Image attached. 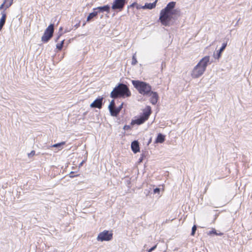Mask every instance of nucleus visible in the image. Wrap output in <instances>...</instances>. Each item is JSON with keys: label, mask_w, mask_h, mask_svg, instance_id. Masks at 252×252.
Returning a JSON list of instances; mask_svg holds the SVG:
<instances>
[{"label": "nucleus", "mask_w": 252, "mask_h": 252, "mask_svg": "<svg viewBox=\"0 0 252 252\" xmlns=\"http://www.w3.org/2000/svg\"><path fill=\"white\" fill-rule=\"evenodd\" d=\"M176 4L175 1H170L160 11L159 21L162 25L166 27L172 26L180 16V9L175 8Z\"/></svg>", "instance_id": "1"}, {"label": "nucleus", "mask_w": 252, "mask_h": 252, "mask_svg": "<svg viewBox=\"0 0 252 252\" xmlns=\"http://www.w3.org/2000/svg\"><path fill=\"white\" fill-rule=\"evenodd\" d=\"M131 95L128 87L123 83H119L110 93V97L113 99L126 98Z\"/></svg>", "instance_id": "2"}, {"label": "nucleus", "mask_w": 252, "mask_h": 252, "mask_svg": "<svg viewBox=\"0 0 252 252\" xmlns=\"http://www.w3.org/2000/svg\"><path fill=\"white\" fill-rule=\"evenodd\" d=\"M210 63V57L206 56L203 58L194 67L191 72V76L197 78L201 76L206 70V67Z\"/></svg>", "instance_id": "3"}, {"label": "nucleus", "mask_w": 252, "mask_h": 252, "mask_svg": "<svg viewBox=\"0 0 252 252\" xmlns=\"http://www.w3.org/2000/svg\"><path fill=\"white\" fill-rule=\"evenodd\" d=\"M132 84L138 93L144 96L149 94L152 86L148 83L139 80H133L131 81Z\"/></svg>", "instance_id": "4"}, {"label": "nucleus", "mask_w": 252, "mask_h": 252, "mask_svg": "<svg viewBox=\"0 0 252 252\" xmlns=\"http://www.w3.org/2000/svg\"><path fill=\"white\" fill-rule=\"evenodd\" d=\"M54 32V24H50L46 29L44 34L41 37V41L43 43H47L53 37Z\"/></svg>", "instance_id": "5"}, {"label": "nucleus", "mask_w": 252, "mask_h": 252, "mask_svg": "<svg viewBox=\"0 0 252 252\" xmlns=\"http://www.w3.org/2000/svg\"><path fill=\"white\" fill-rule=\"evenodd\" d=\"M127 2L126 0H114L111 8L114 11H121Z\"/></svg>", "instance_id": "6"}, {"label": "nucleus", "mask_w": 252, "mask_h": 252, "mask_svg": "<svg viewBox=\"0 0 252 252\" xmlns=\"http://www.w3.org/2000/svg\"><path fill=\"white\" fill-rule=\"evenodd\" d=\"M113 238V233L108 230H104L99 233L97 240L99 241H108Z\"/></svg>", "instance_id": "7"}, {"label": "nucleus", "mask_w": 252, "mask_h": 252, "mask_svg": "<svg viewBox=\"0 0 252 252\" xmlns=\"http://www.w3.org/2000/svg\"><path fill=\"white\" fill-rule=\"evenodd\" d=\"M104 97L102 96L97 97L91 104L90 107L92 108L101 109L104 104Z\"/></svg>", "instance_id": "8"}, {"label": "nucleus", "mask_w": 252, "mask_h": 252, "mask_svg": "<svg viewBox=\"0 0 252 252\" xmlns=\"http://www.w3.org/2000/svg\"><path fill=\"white\" fill-rule=\"evenodd\" d=\"M146 96L150 97V101L153 105H156L159 99L158 93L154 92L152 90H151V92H150L149 94L147 95Z\"/></svg>", "instance_id": "9"}, {"label": "nucleus", "mask_w": 252, "mask_h": 252, "mask_svg": "<svg viewBox=\"0 0 252 252\" xmlns=\"http://www.w3.org/2000/svg\"><path fill=\"white\" fill-rule=\"evenodd\" d=\"M110 6L109 4H106L102 6H98L93 9L94 10H97L96 12L99 13L106 12L109 13L110 11Z\"/></svg>", "instance_id": "10"}, {"label": "nucleus", "mask_w": 252, "mask_h": 252, "mask_svg": "<svg viewBox=\"0 0 252 252\" xmlns=\"http://www.w3.org/2000/svg\"><path fill=\"white\" fill-rule=\"evenodd\" d=\"M152 113L151 107L150 106H147L143 110V113L140 115L142 117L147 120Z\"/></svg>", "instance_id": "11"}, {"label": "nucleus", "mask_w": 252, "mask_h": 252, "mask_svg": "<svg viewBox=\"0 0 252 252\" xmlns=\"http://www.w3.org/2000/svg\"><path fill=\"white\" fill-rule=\"evenodd\" d=\"M124 103H122L119 107L115 106L112 110H110V114L112 116L117 117L123 108Z\"/></svg>", "instance_id": "12"}, {"label": "nucleus", "mask_w": 252, "mask_h": 252, "mask_svg": "<svg viewBox=\"0 0 252 252\" xmlns=\"http://www.w3.org/2000/svg\"><path fill=\"white\" fill-rule=\"evenodd\" d=\"M131 149L134 154L140 152L139 143L137 140H134L131 142Z\"/></svg>", "instance_id": "13"}, {"label": "nucleus", "mask_w": 252, "mask_h": 252, "mask_svg": "<svg viewBox=\"0 0 252 252\" xmlns=\"http://www.w3.org/2000/svg\"><path fill=\"white\" fill-rule=\"evenodd\" d=\"M227 41L225 42H223L222 43L220 48L218 51H217V54L216 55H214L215 58L219 59L220 58L222 53L223 52V51L225 50V48L227 46Z\"/></svg>", "instance_id": "14"}, {"label": "nucleus", "mask_w": 252, "mask_h": 252, "mask_svg": "<svg viewBox=\"0 0 252 252\" xmlns=\"http://www.w3.org/2000/svg\"><path fill=\"white\" fill-rule=\"evenodd\" d=\"M98 12L95 10H94L93 12L90 13L87 18L86 22H90L94 21V19L97 18Z\"/></svg>", "instance_id": "15"}, {"label": "nucleus", "mask_w": 252, "mask_h": 252, "mask_svg": "<svg viewBox=\"0 0 252 252\" xmlns=\"http://www.w3.org/2000/svg\"><path fill=\"white\" fill-rule=\"evenodd\" d=\"M1 17L0 19V31H1L2 27L4 25L6 19V14L4 10L1 12Z\"/></svg>", "instance_id": "16"}, {"label": "nucleus", "mask_w": 252, "mask_h": 252, "mask_svg": "<svg viewBox=\"0 0 252 252\" xmlns=\"http://www.w3.org/2000/svg\"><path fill=\"white\" fill-rule=\"evenodd\" d=\"M165 136L161 133H159L158 134V135L156 138L155 143H163L165 141Z\"/></svg>", "instance_id": "17"}, {"label": "nucleus", "mask_w": 252, "mask_h": 252, "mask_svg": "<svg viewBox=\"0 0 252 252\" xmlns=\"http://www.w3.org/2000/svg\"><path fill=\"white\" fill-rule=\"evenodd\" d=\"M147 120H145L143 117H142L141 115L137 118V119L132 120L131 124L132 125L136 124L137 125H140L143 124Z\"/></svg>", "instance_id": "18"}, {"label": "nucleus", "mask_w": 252, "mask_h": 252, "mask_svg": "<svg viewBox=\"0 0 252 252\" xmlns=\"http://www.w3.org/2000/svg\"><path fill=\"white\" fill-rule=\"evenodd\" d=\"M157 2L158 0H156L152 3H145V5L142 6V8L144 9H152L156 7Z\"/></svg>", "instance_id": "19"}, {"label": "nucleus", "mask_w": 252, "mask_h": 252, "mask_svg": "<svg viewBox=\"0 0 252 252\" xmlns=\"http://www.w3.org/2000/svg\"><path fill=\"white\" fill-rule=\"evenodd\" d=\"M207 234L208 235H211L212 234H215L217 236H222L223 234V233H221V232L217 233L215 228H212V230L209 231L207 233Z\"/></svg>", "instance_id": "20"}, {"label": "nucleus", "mask_w": 252, "mask_h": 252, "mask_svg": "<svg viewBox=\"0 0 252 252\" xmlns=\"http://www.w3.org/2000/svg\"><path fill=\"white\" fill-rule=\"evenodd\" d=\"M13 0H4L3 3L5 4V9L9 8L13 4Z\"/></svg>", "instance_id": "21"}, {"label": "nucleus", "mask_w": 252, "mask_h": 252, "mask_svg": "<svg viewBox=\"0 0 252 252\" xmlns=\"http://www.w3.org/2000/svg\"><path fill=\"white\" fill-rule=\"evenodd\" d=\"M65 144V142H62L57 144H55L52 146V147L57 148L59 149H62L63 146Z\"/></svg>", "instance_id": "22"}, {"label": "nucleus", "mask_w": 252, "mask_h": 252, "mask_svg": "<svg viewBox=\"0 0 252 252\" xmlns=\"http://www.w3.org/2000/svg\"><path fill=\"white\" fill-rule=\"evenodd\" d=\"M64 39H63L60 43L57 44L56 48L58 50L61 51L62 50L63 46V44H64Z\"/></svg>", "instance_id": "23"}, {"label": "nucleus", "mask_w": 252, "mask_h": 252, "mask_svg": "<svg viewBox=\"0 0 252 252\" xmlns=\"http://www.w3.org/2000/svg\"><path fill=\"white\" fill-rule=\"evenodd\" d=\"M116 106L115 102L114 99L112 100L108 106V109L110 112V110H112V109Z\"/></svg>", "instance_id": "24"}, {"label": "nucleus", "mask_w": 252, "mask_h": 252, "mask_svg": "<svg viewBox=\"0 0 252 252\" xmlns=\"http://www.w3.org/2000/svg\"><path fill=\"white\" fill-rule=\"evenodd\" d=\"M137 63V59L136 58V54H134L132 56L131 64L133 65H134L136 64Z\"/></svg>", "instance_id": "25"}, {"label": "nucleus", "mask_w": 252, "mask_h": 252, "mask_svg": "<svg viewBox=\"0 0 252 252\" xmlns=\"http://www.w3.org/2000/svg\"><path fill=\"white\" fill-rule=\"evenodd\" d=\"M196 229H197V226L196 225H194L192 227V229H191V234L190 235L191 236H194L195 233V232L196 231Z\"/></svg>", "instance_id": "26"}, {"label": "nucleus", "mask_w": 252, "mask_h": 252, "mask_svg": "<svg viewBox=\"0 0 252 252\" xmlns=\"http://www.w3.org/2000/svg\"><path fill=\"white\" fill-rule=\"evenodd\" d=\"M69 175V177L72 178L75 177L79 176V174L74 175V172H73V171L70 172Z\"/></svg>", "instance_id": "27"}, {"label": "nucleus", "mask_w": 252, "mask_h": 252, "mask_svg": "<svg viewBox=\"0 0 252 252\" xmlns=\"http://www.w3.org/2000/svg\"><path fill=\"white\" fill-rule=\"evenodd\" d=\"M145 157V155L144 154L142 153L141 155V157H140V158H139V160H138V162L139 163L140 162H142L143 160V158H144Z\"/></svg>", "instance_id": "28"}, {"label": "nucleus", "mask_w": 252, "mask_h": 252, "mask_svg": "<svg viewBox=\"0 0 252 252\" xmlns=\"http://www.w3.org/2000/svg\"><path fill=\"white\" fill-rule=\"evenodd\" d=\"M157 245H154V246H153L151 248H150V249H149L147 252H152L153 251H154L156 248H157Z\"/></svg>", "instance_id": "29"}, {"label": "nucleus", "mask_w": 252, "mask_h": 252, "mask_svg": "<svg viewBox=\"0 0 252 252\" xmlns=\"http://www.w3.org/2000/svg\"><path fill=\"white\" fill-rule=\"evenodd\" d=\"M160 189L158 188H156L155 189H154V193L155 194H156V193H159V192H160Z\"/></svg>", "instance_id": "30"}, {"label": "nucleus", "mask_w": 252, "mask_h": 252, "mask_svg": "<svg viewBox=\"0 0 252 252\" xmlns=\"http://www.w3.org/2000/svg\"><path fill=\"white\" fill-rule=\"evenodd\" d=\"M135 4H137V3L134 2L133 3H132L131 4H130V5H128L127 6V9H128L129 8H133L134 7H136V5Z\"/></svg>", "instance_id": "31"}, {"label": "nucleus", "mask_w": 252, "mask_h": 252, "mask_svg": "<svg viewBox=\"0 0 252 252\" xmlns=\"http://www.w3.org/2000/svg\"><path fill=\"white\" fill-rule=\"evenodd\" d=\"M62 34H63V33H58V36L55 39V42H57L58 41V40L60 39V37L62 35Z\"/></svg>", "instance_id": "32"}, {"label": "nucleus", "mask_w": 252, "mask_h": 252, "mask_svg": "<svg viewBox=\"0 0 252 252\" xmlns=\"http://www.w3.org/2000/svg\"><path fill=\"white\" fill-rule=\"evenodd\" d=\"M123 129L125 130H127L130 129V126L129 125H125Z\"/></svg>", "instance_id": "33"}, {"label": "nucleus", "mask_w": 252, "mask_h": 252, "mask_svg": "<svg viewBox=\"0 0 252 252\" xmlns=\"http://www.w3.org/2000/svg\"><path fill=\"white\" fill-rule=\"evenodd\" d=\"M35 151H32L30 153L28 154L29 157H31L32 156H33L35 155Z\"/></svg>", "instance_id": "34"}, {"label": "nucleus", "mask_w": 252, "mask_h": 252, "mask_svg": "<svg viewBox=\"0 0 252 252\" xmlns=\"http://www.w3.org/2000/svg\"><path fill=\"white\" fill-rule=\"evenodd\" d=\"M3 9H5V4L3 2L0 6V10H2ZM5 9L4 10L5 11Z\"/></svg>", "instance_id": "35"}, {"label": "nucleus", "mask_w": 252, "mask_h": 252, "mask_svg": "<svg viewBox=\"0 0 252 252\" xmlns=\"http://www.w3.org/2000/svg\"><path fill=\"white\" fill-rule=\"evenodd\" d=\"M136 5V8L137 9H140L141 8H142V6H141L140 5L138 4L137 3V4H135Z\"/></svg>", "instance_id": "36"}, {"label": "nucleus", "mask_w": 252, "mask_h": 252, "mask_svg": "<svg viewBox=\"0 0 252 252\" xmlns=\"http://www.w3.org/2000/svg\"><path fill=\"white\" fill-rule=\"evenodd\" d=\"M152 138L150 137L148 142L147 145H149L152 142Z\"/></svg>", "instance_id": "37"}, {"label": "nucleus", "mask_w": 252, "mask_h": 252, "mask_svg": "<svg viewBox=\"0 0 252 252\" xmlns=\"http://www.w3.org/2000/svg\"><path fill=\"white\" fill-rule=\"evenodd\" d=\"M80 22H79L78 23H77L74 26L77 29L80 26Z\"/></svg>", "instance_id": "38"}, {"label": "nucleus", "mask_w": 252, "mask_h": 252, "mask_svg": "<svg viewBox=\"0 0 252 252\" xmlns=\"http://www.w3.org/2000/svg\"><path fill=\"white\" fill-rule=\"evenodd\" d=\"M63 30V28L62 27H61L59 29V32H58V33H62V32Z\"/></svg>", "instance_id": "39"}, {"label": "nucleus", "mask_w": 252, "mask_h": 252, "mask_svg": "<svg viewBox=\"0 0 252 252\" xmlns=\"http://www.w3.org/2000/svg\"><path fill=\"white\" fill-rule=\"evenodd\" d=\"M84 162H85V161H84V160H83V161H82V162L79 164V167H80V166H82Z\"/></svg>", "instance_id": "40"}, {"label": "nucleus", "mask_w": 252, "mask_h": 252, "mask_svg": "<svg viewBox=\"0 0 252 252\" xmlns=\"http://www.w3.org/2000/svg\"><path fill=\"white\" fill-rule=\"evenodd\" d=\"M240 18H239L238 19V20L237 21V23L235 24V26H236V25H237L239 24V22L240 21Z\"/></svg>", "instance_id": "41"}, {"label": "nucleus", "mask_w": 252, "mask_h": 252, "mask_svg": "<svg viewBox=\"0 0 252 252\" xmlns=\"http://www.w3.org/2000/svg\"><path fill=\"white\" fill-rule=\"evenodd\" d=\"M164 64H165V63H163V62H162V63H161V66H162V67H163V66L164 65H164Z\"/></svg>", "instance_id": "42"}, {"label": "nucleus", "mask_w": 252, "mask_h": 252, "mask_svg": "<svg viewBox=\"0 0 252 252\" xmlns=\"http://www.w3.org/2000/svg\"><path fill=\"white\" fill-rule=\"evenodd\" d=\"M85 25H86V22H85L83 23L82 26L84 27V26H85Z\"/></svg>", "instance_id": "43"}]
</instances>
